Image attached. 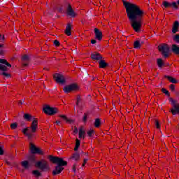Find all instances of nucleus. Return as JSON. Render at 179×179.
<instances>
[{
  "mask_svg": "<svg viewBox=\"0 0 179 179\" xmlns=\"http://www.w3.org/2000/svg\"><path fill=\"white\" fill-rule=\"evenodd\" d=\"M28 66H29V63H27V62H23V63H22L23 68Z\"/></svg>",
  "mask_w": 179,
  "mask_h": 179,
  "instance_id": "40",
  "label": "nucleus"
},
{
  "mask_svg": "<svg viewBox=\"0 0 179 179\" xmlns=\"http://www.w3.org/2000/svg\"><path fill=\"white\" fill-rule=\"evenodd\" d=\"M171 6H173V8H175V9H178V6H177V3H176V2H173L171 3Z\"/></svg>",
  "mask_w": 179,
  "mask_h": 179,
  "instance_id": "38",
  "label": "nucleus"
},
{
  "mask_svg": "<svg viewBox=\"0 0 179 179\" xmlns=\"http://www.w3.org/2000/svg\"><path fill=\"white\" fill-rule=\"evenodd\" d=\"M76 131L78 132V128H76Z\"/></svg>",
  "mask_w": 179,
  "mask_h": 179,
  "instance_id": "54",
  "label": "nucleus"
},
{
  "mask_svg": "<svg viewBox=\"0 0 179 179\" xmlns=\"http://www.w3.org/2000/svg\"><path fill=\"white\" fill-rule=\"evenodd\" d=\"M11 129H16L17 128V123H12L10 124Z\"/></svg>",
  "mask_w": 179,
  "mask_h": 179,
  "instance_id": "35",
  "label": "nucleus"
},
{
  "mask_svg": "<svg viewBox=\"0 0 179 179\" xmlns=\"http://www.w3.org/2000/svg\"><path fill=\"white\" fill-rule=\"evenodd\" d=\"M97 43V41L92 39L91 40V44H96Z\"/></svg>",
  "mask_w": 179,
  "mask_h": 179,
  "instance_id": "46",
  "label": "nucleus"
},
{
  "mask_svg": "<svg viewBox=\"0 0 179 179\" xmlns=\"http://www.w3.org/2000/svg\"><path fill=\"white\" fill-rule=\"evenodd\" d=\"M79 101H80V98H78V99H77V101H76V106H79Z\"/></svg>",
  "mask_w": 179,
  "mask_h": 179,
  "instance_id": "47",
  "label": "nucleus"
},
{
  "mask_svg": "<svg viewBox=\"0 0 179 179\" xmlns=\"http://www.w3.org/2000/svg\"><path fill=\"white\" fill-rule=\"evenodd\" d=\"M155 126L157 129H160V122H159V120H155Z\"/></svg>",
  "mask_w": 179,
  "mask_h": 179,
  "instance_id": "36",
  "label": "nucleus"
},
{
  "mask_svg": "<svg viewBox=\"0 0 179 179\" xmlns=\"http://www.w3.org/2000/svg\"><path fill=\"white\" fill-rule=\"evenodd\" d=\"M123 5L126 9V13L133 30L136 33H139L141 29H142L145 11L139 6L131 2L123 1Z\"/></svg>",
  "mask_w": 179,
  "mask_h": 179,
  "instance_id": "1",
  "label": "nucleus"
},
{
  "mask_svg": "<svg viewBox=\"0 0 179 179\" xmlns=\"http://www.w3.org/2000/svg\"><path fill=\"white\" fill-rule=\"evenodd\" d=\"M53 43H54L55 45H56V47H59L60 43L58 40H55Z\"/></svg>",
  "mask_w": 179,
  "mask_h": 179,
  "instance_id": "37",
  "label": "nucleus"
},
{
  "mask_svg": "<svg viewBox=\"0 0 179 179\" xmlns=\"http://www.w3.org/2000/svg\"><path fill=\"white\" fill-rule=\"evenodd\" d=\"M71 30L72 25L71 24H68L64 31L65 34H66V36H71V34H72Z\"/></svg>",
  "mask_w": 179,
  "mask_h": 179,
  "instance_id": "18",
  "label": "nucleus"
},
{
  "mask_svg": "<svg viewBox=\"0 0 179 179\" xmlns=\"http://www.w3.org/2000/svg\"><path fill=\"white\" fill-rule=\"evenodd\" d=\"M3 50L0 49V55H2L3 54Z\"/></svg>",
  "mask_w": 179,
  "mask_h": 179,
  "instance_id": "50",
  "label": "nucleus"
},
{
  "mask_svg": "<svg viewBox=\"0 0 179 179\" xmlns=\"http://www.w3.org/2000/svg\"><path fill=\"white\" fill-rule=\"evenodd\" d=\"M101 124V122L100 121V119L99 118L96 119L94 124V127L96 128H99Z\"/></svg>",
  "mask_w": 179,
  "mask_h": 179,
  "instance_id": "26",
  "label": "nucleus"
},
{
  "mask_svg": "<svg viewBox=\"0 0 179 179\" xmlns=\"http://www.w3.org/2000/svg\"><path fill=\"white\" fill-rule=\"evenodd\" d=\"M107 66V63L106 61L101 59L99 62V68H106Z\"/></svg>",
  "mask_w": 179,
  "mask_h": 179,
  "instance_id": "24",
  "label": "nucleus"
},
{
  "mask_svg": "<svg viewBox=\"0 0 179 179\" xmlns=\"http://www.w3.org/2000/svg\"><path fill=\"white\" fill-rule=\"evenodd\" d=\"M53 79L56 83H59V85H65L66 83V79H65V76L62 74L55 73L53 75Z\"/></svg>",
  "mask_w": 179,
  "mask_h": 179,
  "instance_id": "6",
  "label": "nucleus"
},
{
  "mask_svg": "<svg viewBox=\"0 0 179 179\" xmlns=\"http://www.w3.org/2000/svg\"><path fill=\"white\" fill-rule=\"evenodd\" d=\"M158 50L164 58H169L170 57V46L166 43H162L158 45Z\"/></svg>",
  "mask_w": 179,
  "mask_h": 179,
  "instance_id": "3",
  "label": "nucleus"
},
{
  "mask_svg": "<svg viewBox=\"0 0 179 179\" xmlns=\"http://www.w3.org/2000/svg\"><path fill=\"white\" fill-rule=\"evenodd\" d=\"M169 101L173 107V108L171 110L172 114L173 115H176V114H178V113H179V103H178V102H177V101L173 99V98H170Z\"/></svg>",
  "mask_w": 179,
  "mask_h": 179,
  "instance_id": "9",
  "label": "nucleus"
},
{
  "mask_svg": "<svg viewBox=\"0 0 179 179\" xmlns=\"http://www.w3.org/2000/svg\"><path fill=\"white\" fill-rule=\"evenodd\" d=\"M93 134H94V130H93V129H90L88 131H87V134L90 137L93 136Z\"/></svg>",
  "mask_w": 179,
  "mask_h": 179,
  "instance_id": "34",
  "label": "nucleus"
},
{
  "mask_svg": "<svg viewBox=\"0 0 179 179\" xmlns=\"http://www.w3.org/2000/svg\"><path fill=\"white\" fill-rule=\"evenodd\" d=\"M19 106H22V104H23V101H20L19 103H18Z\"/></svg>",
  "mask_w": 179,
  "mask_h": 179,
  "instance_id": "52",
  "label": "nucleus"
},
{
  "mask_svg": "<svg viewBox=\"0 0 179 179\" xmlns=\"http://www.w3.org/2000/svg\"><path fill=\"white\" fill-rule=\"evenodd\" d=\"M141 47V43L139 41H136L134 42V48H139Z\"/></svg>",
  "mask_w": 179,
  "mask_h": 179,
  "instance_id": "32",
  "label": "nucleus"
},
{
  "mask_svg": "<svg viewBox=\"0 0 179 179\" xmlns=\"http://www.w3.org/2000/svg\"><path fill=\"white\" fill-rule=\"evenodd\" d=\"M79 146H80V141H79L78 138L76 139V146L74 148L75 152L79 149Z\"/></svg>",
  "mask_w": 179,
  "mask_h": 179,
  "instance_id": "27",
  "label": "nucleus"
},
{
  "mask_svg": "<svg viewBox=\"0 0 179 179\" xmlns=\"http://www.w3.org/2000/svg\"><path fill=\"white\" fill-rule=\"evenodd\" d=\"M8 68H12V65L9 64V62H8L6 59H0V71H3V72H6L7 71H9Z\"/></svg>",
  "mask_w": 179,
  "mask_h": 179,
  "instance_id": "8",
  "label": "nucleus"
},
{
  "mask_svg": "<svg viewBox=\"0 0 179 179\" xmlns=\"http://www.w3.org/2000/svg\"><path fill=\"white\" fill-rule=\"evenodd\" d=\"M22 61H23V62H29V61H30V58L29 57V55H23Z\"/></svg>",
  "mask_w": 179,
  "mask_h": 179,
  "instance_id": "29",
  "label": "nucleus"
},
{
  "mask_svg": "<svg viewBox=\"0 0 179 179\" xmlns=\"http://www.w3.org/2000/svg\"><path fill=\"white\" fill-rule=\"evenodd\" d=\"M80 87L78 83H72L64 87V90H79Z\"/></svg>",
  "mask_w": 179,
  "mask_h": 179,
  "instance_id": "11",
  "label": "nucleus"
},
{
  "mask_svg": "<svg viewBox=\"0 0 179 179\" xmlns=\"http://www.w3.org/2000/svg\"><path fill=\"white\" fill-rule=\"evenodd\" d=\"M59 117V118H62L64 121H66V122H68L69 124H72V122H73V120L68 119L65 115H60Z\"/></svg>",
  "mask_w": 179,
  "mask_h": 179,
  "instance_id": "21",
  "label": "nucleus"
},
{
  "mask_svg": "<svg viewBox=\"0 0 179 179\" xmlns=\"http://www.w3.org/2000/svg\"><path fill=\"white\" fill-rule=\"evenodd\" d=\"M1 75H3V76H6V78H9L10 76V74L5 72H3Z\"/></svg>",
  "mask_w": 179,
  "mask_h": 179,
  "instance_id": "39",
  "label": "nucleus"
},
{
  "mask_svg": "<svg viewBox=\"0 0 179 179\" xmlns=\"http://www.w3.org/2000/svg\"><path fill=\"white\" fill-rule=\"evenodd\" d=\"M2 155H3V150L0 147V156H2Z\"/></svg>",
  "mask_w": 179,
  "mask_h": 179,
  "instance_id": "44",
  "label": "nucleus"
},
{
  "mask_svg": "<svg viewBox=\"0 0 179 179\" xmlns=\"http://www.w3.org/2000/svg\"><path fill=\"white\" fill-rule=\"evenodd\" d=\"M4 38H5V36H2V35L0 34V41H1V40L3 41Z\"/></svg>",
  "mask_w": 179,
  "mask_h": 179,
  "instance_id": "48",
  "label": "nucleus"
},
{
  "mask_svg": "<svg viewBox=\"0 0 179 179\" xmlns=\"http://www.w3.org/2000/svg\"><path fill=\"white\" fill-rule=\"evenodd\" d=\"M171 51L176 55H179V45L176 44H173L171 46Z\"/></svg>",
  "mask_w": 179,
  "mask_h": 179,
  "instance_id": "16",
  "label": "nucleus"
},
{
  "mask_svg": "<svg viewBox=\"0 0 179 179\" xmlns=\"http://www.w3.org/2000/svg\"><path fill=\"white\" fill-rule=\"evenodd\" d=\"M6 163L8 166H12V162L8 161V160H6Z\"/></svg>",
  "mask_w": 179,
  "mask_h": 179,
  "instance_id": "45",
  "label": "nucleus"
},
{
  "mask_svg": "<svg viewBox=\"0 0 179 179\" xmlns=\"http://www.w3.org/2000/svg\"><path fill=\"white\" fill-rule=\"evenodd\" d=\"M71 159H73L74 160L78 161L80 159V155H79V153L76 152L73 154Z\"/></svg>",
  "mask_w": 179,
  "mask_h": 179,
  "instance_id": "25",
  "label": "nucleus"
},
{
  "mask_svg": "<svg viewBox=\"0 0 179 179\" xmlns=\"http://www.w3.org/2000/svg\"><path fill=\"white\" fill-rule=\"evenodd\" d=\"M32 174H34L35 177H40V176H41V173H40V171H38V170L33 171Z\"/></svg>",
  "mask_w": 179,
  "mask_h": 179,
  "instance_id": "30",
  "label": "nucleus"
},
{
  "mask_svg": "<svg viewBox=\"0 0 179 179\" xmlns=\"http://www.w3.org/2000/svg\"><path fill=\"white\" fill-rule=\"evenodd\" d=\"M86 134V132L83 130V128L80 127L79 129V133H78V135H79V138L80 139H85V134Z\"/></svg>",
  "mask_w": 179,
  "mask_h": 179,
  "instance_id": "20",
  "label": "nucleus"
},
{
  "mask_svg": "<svg viewBox=\"0 0 179 179\" xmlns=\"http://www.w3.org/2000/svg\"><path fill=\"white\" fill-rule=\"evenodd\" d=\"M162 90H166V89H164V88H162Z\"/></svg>",
  "mask_w": 179,
  "mask_h": 179,
  "instance_id": "57",
  "label": "nucleus"
},
{
  "mask_svg": "<svg viewBox=\"0 0 179 179\" xmlns=\"http://www.w3.org/2000/svg\"><path fill=\"white\" fill-rule=\"evenodd\" d=\"M162 92H163V93H164V94H166V96H170V92H169V91H167V90H163Z\"/></svg>",
  "mask_w": 179,
  "mask_h": 179,
  "instance_id": "41",
  "label": "nucleus"
},
{
  "mask_svg": "<svg viewBox=\"0 0 179 179\" xmlns=\"http://www.w3.org/2000/svg\"><path fill=\"white\" fill-rule=\"evenodd\" d=\"M49 159L52 163H57V164H58L57 166H59L60 167H62V166H66V164H68L66 161H64L62 158H59L58 157H52L50 155Z\"/></svg>",
  "mask_w": 179,
  "mask_h": 179,
  "instance_id": "5",
  "label": "nucleus"
},
{
  "mask_svg": "<svg viewBox=\"0 0 179 179\" xmlns=\"http://www.w3.org/2000/svg\"><path fill=\"white\" fill-rule=\"evenodd\" d=\"M64 93L66 94H68L71 93V90H64Z\"/></svg>",
  "mask_w": 179,
  "mask_h": 179,
  "instance_id": "49",
  "label": "nucleus"
},
{
  "mask_svg": "<svg viewBox=\"0 0 179 179\" xmlns=\"http://www.w3.org/2000/svg\"><path fill=\"white\" fill-rule=\"evenodd\" d=\"M85 156H87V153H85Z\"/></svg>",
  "mask_w": 179,
  "mask_h": 179,
  "instance_id": "55",
  "label": "nucleus"
},
{
  "mask_svg": "<svg viewBox=\"0 0 179 179\" xmlns=\"http://www.w3.org/2000/svg\"><path fill=\"white\" fill-rule=\"evenodd\" d=\"M170 89H171V90H174V89H176V85L171 84V85H170Z\"/></svg>",
  "mask_w": 179,
  "mask_h": 179,
  "instance_id": "43",
  "label": "nucleus"
},
{
  "mask_svg": "<svg viewBox=\"0 0 179 179\" xmlns=\"http://www.w3.org/2000/svg\"><path fill=\"white\" fill-rule=\"evenodd\" d=\"M162 5L164 8H171V3H169L167 1H163Z\"/></svg>",
  "mask_w": 179,
  "mask_h": 179,
  "instance_id": "31",
  "label": "nucleus"
},
{
  "mask_svg": "<svg viewBox=\"0 0 179 179\" xmlns=\"http://www.w3.org/2000/svg\"><path fill=\"white\" fill-rule=\"evenodd\" d=\"M86 163H87V159H85L83 162V167H85L86 166Z\"/></svg>",
  "mask_w": 179,
  "mask_h": 179,
  "instance_id": "42",
  "label": "nucleus"
},
{
  "mask_svg": "<svg viewBox=\"0 0 179 179\" xmlns=\"http://www.w3.org/2000/svg\"><path fill=\"white\" fill-rule=\"evenodd\" d=\"M157 64L159 66V68H162L163 67V59H157Z\"/></svg>",
  "mask_w": 179,
  "mask_h": 179,
  "instance_id": "28",
  "label": "nucleus"
},
{
  "mask_svg": "<svg viewBox=\"0 0 179 179\" xmlns=\"http://www.w3.org/2000/svg\"><path fill=\"white\" fill-rule=\"evenodd\" d=\"M94 33H95V37H96V40L101 41V39L103 38V32H101V31H100V29L95 28Z\"/></svg>",
  "mask_w": 179,
  "mask_h": 179,
  "instance_id": "13",
  "label": "nucleus"
},
{
  "mask_svg": "<svg viewBox=\"0 0 179 179\" xmlns=\"http://www.w3.org/2000/svg\"><path fill=\"white\" fill-rule=\"evenodd\" d=\"M91 58L93 61H101V59H103V57H101V55L99 53L95 52L91 55Z\"/></svg>",
  "mask_w": 179,
  "mask_h": 179,
  "instance_id": "14",
  "label": "nucleus"
},
{
  "mask_svg": "<svg viewBox=\"0 0 179 179\" xmlns=\"http://www.w3.org/2000/svg\"><path fill=\"white\" fill-rule=\"evenodd\" d=\"M87 117H89V114L88 113H84V116L83 117V122L86 123V122L87 121Z\"/></svg>",
  "mask_w": 179,
  "mask_h": 179,
  "instance_id": "33",
  "label": "nucleus"
},
{
  "mask_svg": "<svg viewBox=\"0 0 179 179\" xmlns=\"http://www.w3.org/2000/svg\"><path fill=\"white\" fill-rule=\"evenodd\" d=\"M30 150L33 154L44 155V152H43L41 149L36 148V146L31 143H30Z\"/></svg>",
  "mask_w": 179,
  "mask_h": 179,
  "instance_id": "10",
  "label": "nucleus"
},
{
  "mask_svg": "<svg viewBox=\"0 0 179 179\" xmlns=\"http://www.w3.org/2000/svg\"><path fill=\"white\" fill-rule=\"evenodd\" d=\"M64 170V167L60 166H57L55 168V170L52 171L53 176H57V174H61V172Z\"/></svg>",
  "mask_w": 179,
  "mask_h": 179,
  "instance_id": "15",
  "label": "nucleus"
},
{
  "mask_svg": "<svg viewBox=\"0 0 179 179\" xmlns=\"http://www.w3.org/2000/svg\"><path fill=\"white\" fill-rule=\"evenodd\" d=\"M56 124H57V125H59V124H61V121L57 120V121H56Z\"/></svg>",
  "mask_w": 179,
  "mask_h": 179,
  "instance_id": "51",
  "label": "nucleus"
},
{
  "mask_svg": "<svg viewBox=\"0 0 179 179\" xmlns=\"http://www.w3.org/2000/svg\"><path fill=\"white\" fill-rule=\"evenodd\" d=\"M21 166H22V167L26 170H28V169H30L31 166V164L29 163V161H23L21 162Z\"/></svg>",
  "mask_w": 179,
  "mask_h": 179,
  "instance_id": "19",
  "label": "nucleus"
},
{
  "mask_svg": "<svg viewBox=\"0 0 179 179\" xmlns=\"http://www.w3.org/2000/svg\"><path fill=\"white\" fill-rule=\"evenodd\" d=\"M38 128V120L36 119H34L31 124V127H27L22 130V133L24 135L27 136L29 139L33 138V134H36L37 132V129Z\"/></svg>",
  "mask_w": 179,
  "mask_h": 179,
  "instance_id": "2",
  "label": "nucleus"
},
{
  "mask_svg": "<svg viewBox=\"0 0 179 179\" xmlns=\"http://www.w3.org/2000/svg\"><path fill=\"white\" fill-rule=\"evenodd\" d=\"M179 23L178 21H175L172 28V33L176 34L178 31Z\"/></svg>",
  "mask_w": 179,
  "mask_h": 179,
  "instance_id": "17",
  "label": "nucleus"
},
{
  "mask_svg": "<svg viewBox=\"0 0 179 179\" xmlns=\"http://www.w3.org/2000/svg\"><path fill=\"white\" fill-rule=\"evenodd\" d=\"M2 47H3V45L0 44V48H2Z\"/></svg>",
  "mask_w": 179,
  "mask_h": 179,
  "instance_id": "53",
  "label": "nucleus"
},
{
  "mask_svg": "<svg viewBox=\"0 0 179 179\" xmlns=\"http://www.w3.org/2000/svg\"><path fill=\"white\" fill-rule=\"evenodd\" d=\"M178 5H179V0L178 1Z\"/></svg>",
  "mask_w": 179,
  "mask_h": 179,
  "instance_id": "56",
  "label": "nucleus"
},
{
  "mask_svg": "<svg viewBox=\"0 0 179 179\" xmlns=\"http://www.w3.org/2000/svg\"><path fill=\"white\" fill-rule=\"evenodd\" d=\"M164 78H166V79H167L169 82H171V83H177V80H176V78L170 76H165Z\"/></svg>",
  "mask_w": 179,
  "mask_h": 179,
  "instance_id": "22",
  "label": "nucleus"
},
{
  "mask_svg": "<svg viewBox=\"0 0 179 179\" xmlns=\"http://www.w3.org/2000/svg\"><path fill=\"white\" fill-rule=\"evenodd\" d=\"M43 112L48 115H54L58 113V108H52L48 105H45L43 107Z\"/></svg>",
  "mask_w": 179,
  "mask_h": 179,
  "instance_id": "7",
  "label": "nucleus"
},
{
  "mask_svg": "<svg viewBox=\"0 0 179 179\" xmlns=\"http://www.w3.org/2000/svg\"><path fill=\"white\" fill-rule=\"evenodd\" d=\"M66 12H67V15L69 16H71V17H75V16H76V13L72 8V6H71V4H69Z\"/></svg>",
  "mask_w": 179,
  "mask_h": 179,
  "instance_id": "12",
  "label": "nucleus"
},
{
  "mask_svg": "<svg viewBox=\"0 0 179 179\" xmlns=\"http://www.w3.org/2000/svg\"><path fill=\"white\" fill-rule=\"evenodd\" d=\"M35 166L38 169H40V170H42V171L50 170V164H48V162L44 159L37 162Z\"/></svg>",
  "mask_w": 179,
  "mask_h": 179,
  "instance_id": "4",
  "label": "nucleus"
},
{
  "mask_svg": "<svg viewBox=\"0 0 179 179\" xmlns=\"http://www.w3.org/2000/svg\"><path fill=\"white\" fill-rule=\"evenodd\" d=\"M24 119L26 120V121H31V120H33V116H31L30 114L29 113H25L24 114Z\"/></svg>",
  "mask_w": 179,
  "mask_h": 179,
  "instance_id": "23",
  "label": "nucleus"
},
{
  "mask_svg": "<svg viewBox=\"0 0 179 179\" xmlns=\"http://www.w3.org/2000/svg\"><path fill=\"white\" fill-rule=\"evenodd\" d=\"M78 179H80V178H78Z\"/></svg>",
  "mask_w": 179,
  "mask_h": 179,
  "instance_id": "58",
  "label": "nucleus"
}]
</instances>
